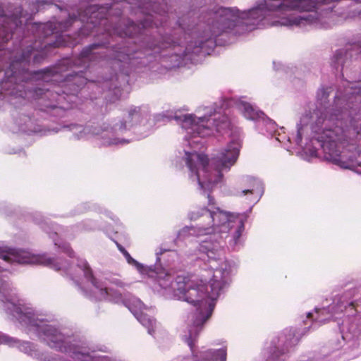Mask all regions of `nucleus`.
<instances>
[{
    "label": "nucleus",
    "instance_id": "nucleus-7",
    "mask_svg": "<svg viewBox=\"0 0 361 361\" xmlns=\"http://www.w3.org/2000/svg\"><path fill=\"white\" fill-rule=\"evenodd\" d=\"M21 17L20 8L10 16L5 15L0 11V51L4 49V44L12 37L13 30L21 24Z\"/></svg>",
    "mask_w": 361,
    "mask_h": 361
},
{
    "label": "nucleus",
    "instance_id": "nucleus-1",
    "mask_svg": "<svg viewBox=\"0 0 361 361\" xmlns=\"http://www.w3.org/2000/svg\"><path fill=\"white\" fill-rule=\"evenodd\" d=\"M6 300L7 310L22 324L36 332L39 338L50 348L68 354L73 359L74 352L78 351L82 343L80 341L72 340L56 326L36 318L31 309L25 307L19 300H17L18 303L14 302L13 298Z\"/></svg>",
    "mask_w": 361,
    "mask_h": 361
},
{
    "label": "nucleus",
    "instance_id": "nucleus-4",
    "mask_svg": "<svg viewBox=\"0 0 361 361\" xmlns=\"http://www.w3.org/2000/svg\"><path fill=\"white\" fill-rule=\"evenodd\" d=\"M34 48L32 46L27 47L26 50L18 56V53L13 51H4V57L8 55L10 60L9 67L5 71V83L18 84L21 82H27L34 75L42 78L45 81H49V78L54 76L56 73L55 68H47L34 73L28 71L30 59Z\"/></svg>",
    "mask_w": 361,
    "mask_h": 361
},
{
    "label": "nucleus",
    "instance_id": "nucleus-18",
    "mask_svg": "<svg viewBox=\"0 0 361 361\" xmlns=\"http://www.w3.org/2000/svg\"><path fill=\"white\" fill-rule=\"evenodd\" d=\"M137 319L143 326L148 329L149 334H152L154 331L156 321L154 319L149 317L146 314H140Z\"/></svg>",
    "mask_w": 361,
    "mask_h": 361
},
{
    "label": "nucleus",
    "instance_id": "nucleus-16",
    "mask_svg": "<svg viewBox=\"0 0 361 361\" xmlns=\"http://www.w3.org/2000/svg\"><path fill=\"white\" fill-rule=\"evenodd\" d=\"M135 53V52L130 50L129 47H123L115 51L114 59L119 61L124 62L132 59Z\"/></svg>",
    "mask_w": 361,
    "mask_h": 361
},
{
    "label": "nucleus",
    "instance_id": "nucleus-14",
    "mask_svg": "<svg viewBox=\"0 0 361 361\" xmlns=\"http://www.w3.org/2000/svg\"><path fill=\"white\" fill-rule=\"evenodd\" d=\"M241 110L243 116L250 120H257L261 118L262 112L253 108V106L247 102L241 104Z\"/></svg>",
    "mask_w": 361,
    "mask_h": 361
},
{
    "label": "nucleus",
    "instance_id": "nucleus-31",
    "mask_svg": "<svg viewBox=\"0 0 361 361\" xmlns=\"http://www.w3.org/2000/svg\"><path fill=\"white\" fill-rule=\"evenodd\" d=\"M0 258H2L4 260H5L6 262H9V260H10V257L7 255L2 253V252L1 250H0Z\"/></svg>",
    "mask_w": 361,
    "mask_h": 361
},
{
    "label": "nucleus",
    "instance_id": "nucleus-12",
    "mask_svg": "<svg viewBox=\"0 0 361 361\" xmlns=\"http://www.w3.org/2000/svg\"><path fill=\"white\" fill-rule=\"evenodd\" d=\"M73 360L75 361H116L107 356L97 355L94 351L90 352L83 343H81L78 351L74 352Z\"/></svg>",
    "mask_w": 361,
    "mask_h": 361
},
{
    "label": "nucleus",
    "instance_id": "nucleus-23",
    "mask_svg": "<svg viewBox=\"0 0 361 361\" xmlns=\"http://www.w3.org/2000/svg\"><path fill=\"white\" fill-rule=\"evenodd\" d=\"M123 256L125 257V258L126 259L128 263L130 264H135V265H137L138 264V262L134 259L129 254L128 252H127L126 253H125L123 255Z\"/></svg>",
    "mask_w": 361,
    "mask_h": 361
},
{
    "label": "nucleus",
    "instance_id": "nucleus-33",
    "mask_svg": "<svg viewBox=\"0 0 361 361\" xmlns=\"http://www.w3.org/2000/svg\"><path fill=\"white\" fill-rule=\"evenodd\" d=\"M258 12H259L258 10H253V11H250L249 13V17L255 18V16H257Z\"/></svg>",
    "mask_w": 361,
    "mask_h": 361
},
{
    "label": "nucleus",
    "instance_id": "nucleus-17",
    "mask_svg": "<svg viewBox=\"0 0 361 361\" xmlns=\"http://www.w3.org/2000/svg\"><path fill=\"white\" fill-rule=\"evenodd\" d=\"M100 44H92L88 47H85L80 54V60L85 61V60L91 61L94 58L96 53L94 51L100 47Z\"/></svg>",
    "mask_w": 361,
    "mask_h": 361
},
{
    "label": "nucleus",
    "instance_id": "nucleus-8",
    "mask_svg": "<svg viewBox=\"0 0 361 361\" xmlns=\"http://www.w3.org/2000/svg\"><path fill=\"white\" fill-rule=\"evenodd\" d=\"M99 8L97 5H91L86 8L84 11V14L82 12L78 13V16H70L68 20L64 23H59V28L56 27H53L52 23H49L46 25L49 29L51 30V32H56L57 33L59 31L66 30L69 26L72 25V23L78 18L81 21H87V23H90L92 24H97V22L94 20V18H99L100 22L99 24L103 21V17L99 16L101 12L99 11Z\"/></svg>",
    "mask_w": 361,
    "mask_h": 361
},
{
    "label": "nucleus",
    "instance_id": "nucleus-10",
    "mask_svg": "<svg viewBox=\"0 0 361 361\" xmlns=\"http://www.w3.org/2000/svg\"><path fill=\"white\" fill-rule=\"evenodd\" d=\"M86 82L87 78L83 75V72L68 75L65 80L62 82V93L67 95H74Z\"/></svg>",
    "mask_w": 361,
    "mask_h": 361
},
{
    "label": "nucleus",
    "instance_id": "nucleus-34",
    "mask_svg": "<svg viewBox=\"0 0 361 361\" xmlns=\"http://www.w3.org/2000/svg\"><path fill=\"white\" fill-rule=\"evenodd\" d=\"M300 18H301V20H306V19H307V18H306V17H305V16L300 17Z\"/></svg>",
    "mask_w": 361,
    "mask_h": 361
},
{
    "label": "nucleus",
    "instance_id": "nucleus-11",
    "mask_svg": "<svg viewBox=\"0 0 361 361\" xmlns=\"http://www.w3.org/2000/svg\"><path fill=\"white\" fill-rule=\"evenodd\" d=\"M20 349L25 353L40 361H71L70 360L65 359L59 355H56L54 357H49L47 355H44V353H42L37 349H35L33 343L30 342L23 343L20 346Z\"/></svg>",
    "mask_w": 361,
    "mask_h": 361
},
{
    "label": "nucleus",
    "instance_id": "nucleus-20",
    "mask_svg": "<svg viewBox=\"0 0 361 361\" xmlns=\"http://www.w3.org/2000/svg\"><path fill=\"white\" fill-rule=\"evenodd\" d=\"M334 146H335L334 142H329V143L324 144L322 145V147H323L324 152L326 154H328L331 159H333L335 161H341L340 159L336 158L337 157L339 156L338 151L336 149H331L330 148L329 149V147H334Z\"/></svg>",
    "mask_w": 361,
    "mask_h": 361
},
{
    "label": "nucleus",
    "instance_id": "nucleus-30",
    "mask_svg": "<svg viewBox=\"0 0 361 361\" xmlns=\"http://www.w3.org/2000/svg\"><path fill=\"white\" fill-rule=\"evenodd\" d=\"M62 97L63 98V97L61 95L60 92L59 90H56V101L59 103L61 102Z\"/></svg>",
    "mask_w": 361,
    "mask_h": 361
},
{
    "label": "nucleus",
    "instance_id": "nucleus-27",
    "mask_svg": "<svg viewBox=\"0 0 361 361\" xmlns=\"http://www.w3.org/2000/svg\"><path fill=\"white\" fill-rule=\"evenodd\" d=\"M356 307H357L356 302L353 301V302H351L349 303L348 307L350 308L352 310H353V312H352V314H354L356 313V312H357Z\"/></svg>",
    "mask_w": 361,
    "mask_h": 361
},
{
    "label": "nucleus",
    "instance_id": "nucleus-29",
    "mask_svg": "<svg viewBox=\"0 0 361 361\" xmlns=\"http://www.w3.org/2000/svg\"><path fill=\"white\" fill-rule=\"evenodd\" d=\"M207 198H208V204L209 206H212V205L215 204V200L212 196H211L210 195H208Z\"/></svg>",
    "mask_w": 361,
    "mask_h": 361
},
{
    "label": "nucleus",
    "instance_id": "nucleus-26",
    "mask_svg": "<svg viewBox=\"0 0 361 361\" xmlns=\"http://www.w3.org/2000/svg\"><path fill=\"white\" fill-rule=\"evenodd\" d=\"M44 58V56L42 54H37L34 55L33 62L35 63H39Z\"/></svg>",
    "mask_w": 361,
    "mask_h": 361
},
{
    "label": "nucleus",
    "instance_id": "nucleus-3",
    "mask_svg": "<svg viewBox=\"0 0 361 361\" xmlns=\"http://www.w3.org/2000/svg\"><path fill=\"white\" fill-rule=\"evenodd\" d=\"M190 219L195 222L194 227L197 229V235L226 232L222 228L228 229L233 226L231 224L237 223V228L233 235V239L237 243L245 230V222L247 216L245 214L227 212L219 207L216 208V211H211L204 207L192 211Z\"/></svg>",
    "mask_w": 361,
    "mask_h": 361
},
{
    "label": "nucleus",
    "instance_id": "nucleus-24",
    "mask_svg": "<svg viewBox=\"0 0 361 361\" xmlns=\"http://www.w3.org/2000/svg\"><path fill=\"white\" fill-rule=\"evenodd\" d=\"M140 107H134L129 110L128 114L130 118H132L134 115L140 116Z\"/></svg>",
    "mask_w": 361,
    "mask_h": 361
},
{
    "label": "nucleus",
    "instance_id": "nucleus-2",
    "mask_svg": "<svg viewBox=\"0 0 361 361\" xmlns=\"http://www.w3.org/2000/svg\"><path fill=\"white\" fill-rule=\"evenodd\" d=\"M240 144L232 141L227 147L214 159L215 174L208 170L209 158L207 155L197 152L185 153V163L190 170V177L195 178L202 188H212L222 178V171L230 169L239 155Z\"/></svg>",
    "mask_w": 361,
    "mask_h": 361
},
{
    "label": "nucleus",
    "instance_id": "nucleus-36",
    "mask_svg": "<svg viewBox=\"0 0 361 361\" xmlns=\"http://www.w3.org/2000/svg\"><path fill=\"white\" fill-rule=\"evenodd\" d=\"M107 290H108V289L106 288H105V291H106V293H108Z\"/></svg>",
    "mask_w": 361,
    "mask_h": 361
},
{
    "label": "nucleus",
    "instance_id": "nucleus-6",
    "mask_svg": "<svg viewBox=\"0 0 361 361\" xmlns=\"http://www.w3.org/2000/svg\"><path fill=\"white\" fill-rule=\"evenodd\" d=\"M214 21L212 31L214 35H219L227 30L232 29L239 22V11L235 8L220 7L213 13Z\"/></svg>",
    "mask_w": 361,
    "mask_h": 361
},
{
    "label": "nucleus",
    "instance_id": "nucleus-25",
    "mask_svg": "<svg viewBox=\"0 0 361 361\" xmlns=\"http://www.w3.org/2000/svg\"><path fill=\"white\" fill-rule=\"evenodd\" d=\"M111 283L116 285L118 287L123 288L125 286V283L121 280H120L118 279H114L111 280Z\"/></svg>",
    "mask_w": 361,
    "mask_h": 361
},
{
    "label": "nucleus",
    "instance_id": "nucleus-19",
    "mask_svg": "<svg viewBox=\"0 0 361 361\" xmlns=\"http://www.w3.org/2000/svg\"><path fill=\"white\" fill-rule=\"evenodd\" d=\"M79 267L83 271L85 277L90 281L94 286L97 287V279L94 276L92 270L88 263L87 262H84L82 264L79 265Z\"/></svg>",
    "mask_w": 361,
    "mask_h": 361
},
{
    "label": "nucleus",
    "instance_id": "nucleus-37",
    "mask_svg": "<svg viewBox=\"0 0 361 361\" xmlns=\"http://www.w3.org/2000/svg\"><path fill=\"white\" fill-rule=\"evenodd\" d=\"M284 353H285V352H282V353H281L280 354H281V355H283Z\"/></svg>",
    "mask_w": 361,
    "mask_h": 361
},
{
    "label": "nucleus",
    "instance_id": "nucleus-13",
    "mask_svg": "<svg viewBox=\"0 0 361 361\" xmlns=\"http://www.w3.org/2000/svg\"><path fill=\"white\" fill-rule=\"evenodd\" d=\"M257 185V181L255 178H247L240 183L234 195L241 197L249 194L252 195L256 190Z\"/></svg>",
    "mask_w": 361,
    "mask_h": 361
},
{
    "label": "nucleus",
    "instance_id": "nucleus-9",
    "mask_svg": "<svg viewBox=\"0 0 361 361\" xmlns=\"http://www.w3.org/2000/svg\"><path fill=\"white\" fill-rule=\"evenodd\" d=\"M340 0H283L275 6L276 10H297L299 11H313L319 4H329Z\"/></svg>",
    "mask_w": 361,
    "mask_h": 361
},
{
    "label": "nucleus",
    "instance_id": "nucleus-35",
    "mask_svg": "<svg viewBox=\"0 0 361 361\" xmlns=\"http://www.w3.org/2000/svg\"><path fill=\"white\" fill-rule=\"evenodd\" d=\"M312 317V313H308L307 314V317Z\"/></svg>",
    "mask_w": 361,
    "mask_h": 361
},
{
    "label": "nucleus",
    "instance_id": "nucleus-21",
    "mask_svg": "<svg viewBox=\"0 0 361 361\" xmlns=\"http://www.w3.org/2000/svg\"><path fill=\"white\" fill-rule=\"evenodd\" d=\"M345 54V51L343 50L337 51L334 56V66L336 70L338 69L339 66H341V70L343 69V63H344V55Z\"/></svg>",
    "mask_w": 361,
    "mask_h": 361
},
{
    "label": "nucleus",
    "instance_id": "nucleus-32",
    "mask_svg": "<svg viewBox=\"0 0 361 361\" xmlns=\"http://www.w3.org/2000/svg\"><path fill=\"white\" fill-rule=\"evenodd\" d=\"M66 250L70 257H73L74 252L68 245L66 247Z\"/></svg>",
    "mask_w": 361,
    "mask_h": 361
},
{
    "label": "nucleus",
    "instance_id": "nucleus-15",
    "mask_svg": "<svg viewBox=\"0 0 361 361\" xmlns=\"http://www.w3.org/2000/svg\"><path fill=\"white\" fill-rule=\"evenodd\" d=\"M139 31L140 28L135 23H134L133 21H128L125 30H120L118 28H116L114 32L118 34L121 37H133L139 32Z\"/></svg>",
    "mask_w": 361,
    "mask_h": 361
},
{
    "label": "nucleus",
    "instance_id": "nucleus-5",
    "mask_svg": "<svg viewBox=\"0 0 361 361\" xmlns=\"http://www.w3.org/2000/svg\"><path fill=\"white\" fill-rule=\"evenodd\" d=\"M214 118L212 117H200L196 119L193 115H181L175 116L174 119L181 123L182 127L185 130H191L190 133L197 135L200 137H205L209 135L214 129L219 133L228 129L230 122L226 116H218L215 114Z\"/></svg>",
    "mask_w": 361,
    "mask_h": 361
},
{
    "label": "nucleus",
    "instance_id": "nucleus-22",
    "mask_svg": "<svg viewBox=\"0 0 361 361\" xmlns=\"http://www.w3.org/2000/svg\"><path fill=\"white\" fill-rule=\"evenodd\" d=\"M48 93H49V89L37 88L34 90V95L38 98L42 97L43 95H46Z\"/></svg>",
    "mask_w": 361,
    "mask_h": 361
},
{
    "label": "nucleus",
    "instance_id": "nucleus-28",
    "mask_svg": "<svg viewBox=\"0 0 361 361\" xmlns=\"http://www.w3.org/2000/svg\"><path fill=\"white\" fill-rule=\"evenodd\" d=\"M116 246L118 249V250L123 254L124 255L125 253H126L128 251L121 245L119 244L118 243H116Z\"/></svg>",
    "mask_w": 361,
    "mask_h": 361
}]
</instances>
